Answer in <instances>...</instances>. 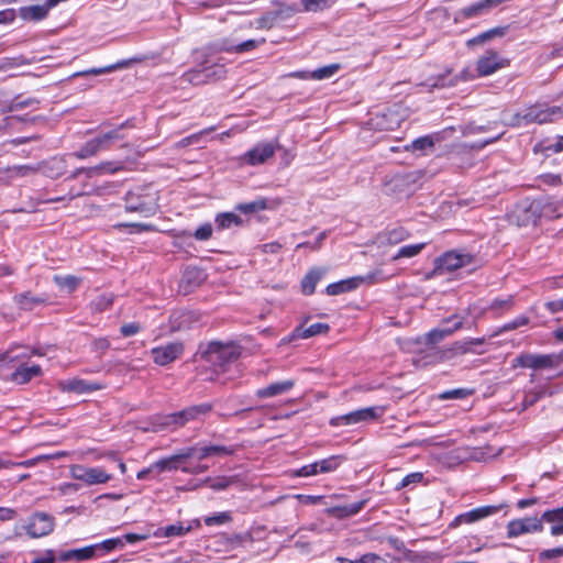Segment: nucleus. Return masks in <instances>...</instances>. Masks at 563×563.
<instances>
[{
    "instance_id": "nucleus-1",
    "label": "nucleus",
    "mask_w": 563,
    "mask_h": 563,
    "mask_svg": "<svg viewBox=\"0 0 563 563\" xmlns=\"http://www.w3.org/2000/svg\"><path fill=\"white\" fill-rule=\"evenodd\" d=\"M198 353L201 360L213 367H219L224 371L228 365L235 362L241 356V347L233 342L222 343L220 341H211L207 344H200Z\"/></svg>"
},
{
    "instance_id": "nucleus-2",
    "label": "nucleus",
    "mask_w": 563,
    "mask_h": 563,
    "mask_svg": "<svg viewBox=\"0 0 563 563\" xmlns=\"http://www.w3.org/2000/svg\"><path fill=\"white\" fill-rule=\"evenodd\" d=\"M195 457V450L187 448L181 452L174 454L172 456L158 460L154 462V467L157 468V475L166 471H177L180 470L186 474L198 475L205 473L209 470L207 464L201 463H191L190 459Z\"/></svg>"
},
{
    "instance_id": "nucleus-3",
    "label": "nucleus",
    "mask_w": 563,
    "mask_h": 563,
    "mask_svg": "<svg viewBox=\"0 0 563 563\" xmlns=\"http://www.w3.org/2000/svg\"><path fill=\"white\" fill-rule=\"evenodd\" d=\"M563 114V108L560 106L549 107L547 104H533L525 110L523 113H515L510 118L508 125L519 128L529 124H544L552 122L556 117Z\"/></svg>"
},
{
    "instance_id": "nucleus-4",
    "label": "nucleus",
    "mask_w": 563,
    "mask_h": 563,
    "mask_svg": "<svg viewBox=\"0 0 563 563\" xmlns=\"http://www.w3.org/2000/svg\"><path fill=\"white\" fill-rule=\"evenodd\" d=\"M563 363V350L558 354L521 353L515 360L512 367L531 369L553 368Z\"/></svg>"
},
{
    "instance_id": "nucleus-5",
    "label": "nucleus",
    "mask_w": 563,
    "mask_h": 563,
    "mask_svg": "<svg viewBox=\"0 0 563 563\" xmlns=\"http://www.w3.org/2000/svg\"><path fill=\"white\" fill-rule=\"evenodd\" d=\"M124 209L126 212H136L147 218L157 212L158 205L153 195L129 191L124 197Z\"/></svg>"
},
{
    "instance_id": "nucleus-6",
    "label": "nucleus",
    "mask_w": 563,
    "mask_h": 563,
    "mask_svg": "<svg viewBox=\"0 0 563 563\" xmlns=\"http://www.w3.org/2000/svg\"><path fill=\"white\" fill-rule=\"evenodd\" d=\"M54 528L55 518L43 511L34 512L24 527L26 533L33 539L48 536L53 532Z\"/></svg>"
},
{
    "instance_id": "nucleus-7",
    "label": "nucleus",
    "mask_w": 563,
    "mask_h": 563,
    "mask_svg": "<svg viewBox=\"0 0 563 563\" xmlns=\"http://www.w3.org/2000/svg\"><path fill=\"white\" fill-rule=\"evenodd\" d=\"M547 205L541 199H533L522 203L516 209V217L519 225H537L541 219Z\"/></svg>"
},
{
    "instance_id": "nucleus-8",
    "label": "nucleus",
    "mask_w": 563,
    "mask_h": 563,
    "mask_svg": "<svg viewBox=\"0 0 563 563\" xmlns=\"http://www.w3.org/2000/svg\"><path fill=\"white\" fill-rule=\"evenodd\" d=\"M185 351L184 343L181 341L169 342L164 345L153 347L151 355L153 362L159 366H167L170 363L178 360Z\"/></svg>"
},
{
    "instance_id": "nucleus-9",
    "label": "nucleus",
    "mask_w": 563,
    "mask_h": 563,
    "mask_svg": "<svg viewBox=\"0 0 563 563\" xmlns=\"http://www.w3.org/2000/svg\"><path fill=\"white\" fill-rule=\"evenodd\" d=\"M507 538L514 539L527 533H537L543 530L542 519L538 517H525L510 520L507 523Z\"/></svg>"
},
{
    "instance_id": "nucleus-10",
    "label": "nucleus",
    "mask_w": 563,
    "mask_h": 563,
    "mask_svg": "<svg viewBox=\"0 0 563 563\" xmlns=\"http://www.w3.org/2000/svg\"><path fill=\"white\" fill-rule=\"evenodd\" d=\"M504 505H487L474 508L470 511L463 512L456 516L453 521L449 525L450 528H457L461 525H470L479 521L484 518L493 516L500 511Z\"/></svg>"
},
{
    "instance_id": "nucleus-11",
    "label": "nucleus",
    "mask_w": 563,
    "mask_h": 563,
    "mask_svg": "<svg viewBox=\"0 0 563 563\" xmlns=\"http://www.w3.org/2000/svg\"><path fill=\"white\" fill-rule=\"evenodd\" d=\"M276 146L271 142H263L256 144L254 147L245 152L241 157L240 162L245 165L255 166L267 162L274 156Z\"/></svg>"
},
{
    "instance_id": "nucleus-12",
    "label": "nucleus",
    "mask_w": 563,
    "mask_h": 563,
    "mask_svg": "<svg viewBox=\"0 0 563 563\" xmlns=\"http://www.w3.org/2000/svg\"><path fill=\"white\" fill-rule=\"evenodd\" d=\"M473 257L470 254H462L454 251L444 253L435 261V271L439 274L456 271L467 264H471Z\"/></svg>"
},
{
    "instance_id": "nucleus-13",
    "label": "nucleus",
    "mask_w": 563,
    "mask_h": 563,
    "mask_svg": "<svg viewBox=\"0 0 563 563\" xmlns=\"http://www.w3.org/2000/svg\"><path fill=\"white\" fill-rule=\"evenodd\" d=\"M71 475L74 478L85 482L87 485L103 484L112 478V476L101 467H85L81 465L73 466Z\"/></svg>"
},
{
    "instance_id": "nucleus-14",
    "label": "nucleus",
    "mask_w": 563,
    "mask_h": 563,
    "mask_svg": "<svg viewBox=\"0 0 563 563\" xmlns=\"http://www.w3.org/2000/svg\"><path fill=\"white\" fill-rule=\"evenodd\" d=\"M443 323L451 324L445 328L441 329H433L429 331L424 335V343L427 345H434L442 340H444L446 336L453 334L455 331L463 328V318L459 317L457 314H453L446 319L443 320Z\"/></svg>"
},
{
    "instance_id": "nucleus-15",
    "label": "nucleus",
    "mask_w": 563,
    "mask_h": 563,
    "mask_svg": "<svg viewBox=\"0 0 563 563\" xmlns=\"http://www.w3.org/2000/svg\"><path fill=\"white\" fill-rule=\"evenodd\" d=\"M195 450V457L198 462L208 457H224L234 455L239 445L205 444L191 446Z\"/></svg>"
},
{
    "instance_id": "nucleus-16",
    "label": "nucleus",
    "mask_w": 563,
    "mask_h": 563,
    "mask_svg": "<svg viewBox=\"0 0 563 563\" xmlns=\"http://www.w3.org/2000/svg\"><path fill=\"white\" fill-rule=\"evenodd\" d=\"M13 302L22 311H32L38 306L48 303V298L45 295H33L31 291H24L13 296Z\"/></svg>"
},
{
    "instance_id": "nucleus-17",
    "label": "nucleus",
    "mask_w": 563,
    "mask_h": 563,
    "mask_svg": "<svg viewBox=\"0 0 563 563\" xmlns=\"http://www.w3.org/2000/svg\"><path fill=\"white\" fill-rule=\"evenodd\" d=\"M503 66V60L499 58L498 54L494 51H488L484 56L478 58L476 70L479 77H485L494 74Z\"/></svg>"
},
{
    "instance_id": "nucleus-18",
    "label": "nucleus",
    "mask_w": 563,
    "mask_h": 563,
    "mask_svg": "<svg viewBox=\"0 0 563 563\" xmlns=\"http://www.w3.org/2000/svg\"><path fill=\"white\" fill-rule=\"evenodd\" d=\"M495 7L493 0H479L457 11V18L468 20L489 13Z\"/></svg>"
},
{
    "instance_id": "nucleus-19",
    "label": "nucleus",
    "mask_w": 563,
    "mask_h": 563,
    "mask_svg": "<svg viewBox=\"0 0 563 563\" xmlns=\"http://www.w3.org/2000/svg\"><path fill=\"white\" fill-rule=\"evenodd\" d=\"M369 501V498H363L356 503L344 506H334L325 510V512L334 519H346L357 515Z\"/></svg>"
},
{
    "instance_id": "nucleus-20",
    "label": "nucleus",
    "mask_w": 563,
    "mask_h": 563,
    "mask_svg": "<svg viewBox=\"0 0 563 563\" xmlns=\"http://www.w3.org/2000/svg\"><path fill=\"white\" fill-rule=\"evenodd\" d=\"M125 128H133L131 120H126L123 123H121L120 125H118L115 129L110 130L104 133H101L98 136H96L97 141L100 142L101 150L107 151L111 147V145L114 142L123 140L124 135L121 133V131Z\"/></svg>"
},
{
    "instance_id": "nucleus-21",
    "label": "nucleus",
    "mask_w": 563,
    "mask_h": 563,
    "mask_svg": "<svg viewBox=\"0 0 563 563\" xmlns=\"http://www.w3.org/2000/svg\"><path fill=\"white\" fill-rule=\"evenodd\" d=\"M362 282V277H350L346 279H342L328 285L325 288V294L328 296H338L341 294L350 292L358 288Z\"/></svg>"
},
{
    "instance_id": "nucleus-22",
    "label": "nucleus",
    "mask_w": 563,
    "mask_h": 563,
    "mask_svg": "<svg viewBox=\"0 0 563 563\" xmlns=\"http://www.w3.org/2000/svg\"><path fill=\"white\" fill-rule=\"evenodd\" d=\"M486 341L485 336L455 341L452 343L453 351L456 356L464 354H482L484 351H478L476 347L485 344Z\"/></svg>"
},
{
    "instance_id": "nucleus-23",
    "label": "nucleus",
    "mask_w": 563,
    "mask_h": 563,
    "mask_svg": "<svg viewBox=\"0 0 563 563\" xmlns=\"http://www.w3.org/2000/svg\"><path fill=\"white\" fill-rule=\"evenodd\" d=\"M295 386V380L287 379L283 382H275L266 387L256 390L255 395L261 398H271L289 391Z\"/></svg>"
},
{
    "instance_id": "nucleus-24",
    "label": "nucleus",
    "mask_w": 563,
    "mask_h": 563,
    "mask_svg": "<svg viewBox=\"0 0 563 563\" xmlns=\"http://www.w3.org/2000/svg\"><path fill=\"white\" fill-rule=\"evenodd\" d=\"M95 556H96V547L87 545L81 549H70V550L62 551L58 555V559L63 562H67V561L82 562V561H88Z\"/></svg>"
},
{
    "instance_id": "nucleus-25",
    "label": "nucleus",
    "mask_w": 563,
    "mask_h": 563,
    "mask_svg": "<svg viewBox=\"0 0 563 563\" xmlns=\"http://www.w3.org/2000/svg\"><path fill=\"white\" fill-rule=\"evenodd\" d=\"M124 169V163L121 161H107L96 166L87 167L85 174L91 178L93 176H100L106 174H114Z\"/></svg>"
},
{
    "instance_id": "nucleus-26",
    "label": "nucleus",
    "mask_w": 563,
    "mask_h": 563,
    "mask_svg": "<svg viewBox=\"0 0 563 563\" xmlns=\"http://www.w3.org/2000/svg\"><path fill=\"white\" fill-rule=\"evenodd\" d=\"M41 374L42 368L40 365L27 366L26 364H22L11 374V379L16 384L23 385Z\"/></svg>"
},
{
    "instance_id": "nucleus-27",
    "label": "nucleus",
    "mask_w": 563,
    "mask_h": 563,
    "mask_svg": "<svg viewBox=\"0 0 563 563\" xmlns=\"http://www.w3.org/2000/svg\"><path fill=\"white\" fill-rule=\"evenodd\" d=\"M212 405L209 402H202L194 406L186 407L181 410V416L185 418V423L190 421L200 420L212 411Z\"/></svg>"
},
{
    "instance_id": "nucleus-28",
    "label": "nucleus",
    "mask_w": 563,
    "mask_h": 563,
    "mask_svg": "<svg viewBox=\"0 0 563 563\" xmlns=\"http://www.w3.org/2000/svg\"><path fill=\"white\" fill-rule=\"evenodd\" d=\"M384 411V407H367L351 411V415L353 422L356 424L361 422L374 421L382 417Z\"/></svg>"
},
{
    "instance_id": "nucleus-29",
    "label": "nucleus",
    "mask_w": 563,
    "mask_h": 563,
    "mask_svg": "<svg viewBox=\"0 0 563 563\" xmlns=\"http://www.w3.org/2000/svg\"><path fill=\"white\" fill-rule=\"evenodd\" d=\"M323 277V271L320 268H311L301 279V291L306 296L314 292L317 284Z\"/></svg>"
},
{
    "instance_id": "nucleus-30",
    "label": "nucleus",
    "mask_w": 563,
    "mask_h": 563,
    "mask_svg": "<svg viewBox=\"0 0 563 563\" xmlns=\"http://www.w3.org/2000/svg\"><path fill=\"white\" fill-rule=\"evenodd\" d=\"M64 391L85 394L99 389L96 384H89L84 379L73 378L60 384Z\"/></svg>"
},
{
    "instance_id": "nucleus-31",
    "label": "nucleus",
    "mask_w": 563,
    "mask_h": 563,
    "mask_svg": "<svg viewBox=\"0 0 563 563\" xmlns=\"http://www.w3.org/2000/svg\"><path fill=\"white\" fill-rule=\"evenodd\" d=\"M52 8L53 7H48V0H46V3L44 5L35 4V5L22 7L20 9V16L23 20L40 21V20H43L47 15L49 9H52Z\"/></svg>"
},
{
    "instance_id": "nucleus-32",
    "label": "nucleus",
    "mask_w": 563,
    "mask_h": 563,
    "mask_svg": "<svg viewBox=\"0 0 563 563\" xmlns=\"http://www.w3.org/2000/svg\"><path fill=\"white\" fill-rule=\"evenodd\" d=\"M409 236V232L402 228L397 227L390 230L384 231L380 236V243L386 245H396L402 241H405Z\"/></svg>"
},
{
    "instance_id": "nucleus-33",
    "label": "nucleus",
    "mask_w": 563,
    "mask_h": 563,
    "mask_svg": "<svg viewBox=\"0 0 563 563\" xmlns=\"http://www.w3.org/2000/svg\"><path fill=\"white\" fill-rule=\"evenodd\" d=\"M426 357L428 358V361H426V364H435L450 361L456 357V355L455 352L453 351V345L451 344L450 346L444 349L431 347Z\"/></svg>"
},
{
    "instance_id": "nucleus-34",
    "label": "nucleus",
    "mask_w": 563,
    "mask_h": 563,
    "mask_svg": "<svg viewBox=\"0 0 563 563\" xmlns=\"http://www.w3.org/2000/svg\"><path fill=\"white\" fill-rule=\"evenodd\" d=\"M214 222L219 230L230 229L232 225L241 227L243 224L242 218L234 212L218 213Z\"/></svg>"
},
{
    "instance_id": "nucleus-35",
    "label": "nucleus",
    "mask_w": 563,
    "mask_h": 563,
    "mask_svg": "<svg viewBox=\"0 0 563 563\" xmlns=\"http://www.w3.org/2000/svg\"><path fill=\"white\" fill-rule=\"evenodd\" d=\"M515 308V298L509 295L505 299L496 298L489 305V310L498 318Z\"/></svg>"
},
{
    "instance_id": "nucleus-36",
    "label": "nucleus",
    "mask_w": 563,
    "mask_h": 563,
    "mask_svg": "<svg viewBox=\"0 0 563 563\" xmlns=\"http://www.w3.org/2000/svg\"><path fill=\"white\" fill-rule=\"evenodd\" d=\"M129 65H130V60H121V62H118L117 64L109 65V66H106V67L89 68V69L82 70V71L75 73L73 75V77H85V76H90V75H95V76L102 75V74L111 73V71L120 69V68H125Z\"/></svg>"
},
{
    "instance_id": "nucleus-37",
    "label": "nucleus",
    "mask_w": 563,
    "mask_h": 563,
    "mask_svg": "<svg viewBox=\"0 0 563 563\" xmlns=\"http://www.w3.org/2000/svg\"><path fill=\"white\" fill-rule=\"evenodd\" d=\"M530 323V318L526 314L517 316L514 320L504 323L501 327L497 328L490 335V338H495L501 333L509 332L516 330L520 327H526Z\"/></svg>"
},
{
    "instance_id": "nucleus-38",
    "label": "nucleus",
    "mask_w": 563,
    "mask_h": 563,
    "mask_svg": "<svg viewBox=\"0 0 563 563\" xmlns=\"http://www.w3.org/2000/svg\"><path fill=\"white\" fill-rule=\"evenodd\" d=\"M266 40L264 37L260 40H246L240 44L233 45V46H222L221 51H225L229 53H236L242 54L245 52H251L258 47L260 45L264 44Z\"/></svg>"
},
{
    "instance_id": "nucleus-39",
    "label": "nucleus",
    "mask_w": 563,
    "mask_h": 563,
    "mask_svg": "<svg viewBox=\"0 0 563 563\" xmlns=\"http://www.w3.org/2000/svg\"><path fill=\"white\" fill-rule=\"evenodd\" d=\"M100 151H102L100 147V142H98L97 139L93 137L87 141L78 151L73 153V156L79 159H85L96 155Z\"/></svg>"
},
{
    "instance_id": "nucleus-40",
    "label": "nucleus",
    "mask_w": 563,
    "mask_h": 563,
    "mask_svg": "<svg viewBox=\"0 0 563 563\" xmlns=\"http://www.w3.org/2000/svg\"><path fill=\"white\" fill-rule=\"evenodd\" d=\"M203 73L208 76L209 84L223 79L227 75L224 64L213 63L201 67Z\"/></svg>"
},
{
    "instance_id": "nucleus-41",
    "label": "nucleus",
    "mask_w": 563,
    "mask_h": 563,
    "mask_svg": "<svg viewBox=\"0 0 563 563\" xmlns=\"http://www.w3.org/2000/svg\"><path fill=\"white\" fill-rule=\"evenodd\" d=\"M53 280L58 287L67 289L68 292L75 291L82 282L80 277L74 275H55Z\"/></svg>"
},
{
    "instance_id": "nucleus-42",
    "label": "nucleus",
    "mask_w": 563,
    "mask_h": 563,
    "mask_svg": "<svg viewBox=\"0 0 563 563\" xmlns=\"http://www.w3.org/2000/svg\"><path fill=\"white\" fill-rule=\"evenodd\" d=\"M181 79L194 86H201L209 84L208 76L203 73L202 68L191 69L186 71Z\"/></svg>"
},
{
    "instance_id": "nucleus-43",
    "label": "nucleus",
    "mask_w": 563,
    "mask_h": 563,
    "mask_svg": "<svg viewBox=\"0 0 563 563\" xmlns=\"http://www.w3.org/2000/svg\"><path fill=\"white\" fill-rule=\"evenodd\" d=\"M114 296L112 294H102L90 302L93 312H103L111 308Z\"/></svg>"
},
{
    "instance_id": "nucleus-44",
    "label": "nucleus",
    "mask_w": 563,
    "mask_h": 563,
    "mask_svg": "<svg viewBox=\"0 0 563 563\" xmlns=\"http://www.w3.org/2000/svg\"><path fill=\"white\" fill-rule=\"evenodd\" d=\"M267 208V203L265 199H258L251 202L239 203L235 206V210L245 213L252 214L258 211L265 210Z\"/></svg>"
},
{
    "instance_id": "nucleus-45",
    "label": "nucleus",
    "mask_w": 563,
    "mask_h": 563,
    "mask_svg": "<svg viewBox=\"0 0 563 563\" xmlns=\"http://www.w3.org/2000/svg\"><path fill=\"white\" fill-rule=\"evenodd\" d=\"M329 330H330V327L328 323L317 322V323L309 325L305 330H301L300 328H298V329H296V332H299L298 336H300L302 339H308L310 336L327 333Z\"/></svg>"
},
{
    "instance_id": "nucleus-46",
    "label": "nucleus",
    "mask_w": 563,
    "mask_h": 563,
    "mask_svg": "<svg viewBox=\"0 0 563 563\" xmlns=\"http://www.w3.org/2000/svg\"><path fill=\"white\" fill-rule=\"evenodd\" d=\"M426 246V243L410 244L401 246L398 252L393 256V261L399 258H410L417 256Z\"/></svg>"
},
{
    "instance_id": "nucleus-47",
    "label": "nucleus",
    "mask_w": 563,
    "mask_h": 563,
    "mask_svg": "<svg viewBox=\"0 0 563 563\" xmlns=\"http://www.w3.org/2000/svg\"><path fill=\"white\" fill-rule=\"evenodd\" d=\"M503 34H504V30L503 29L495 27V29H492V30H488L486 32H483V33L478 34L477 36H474V37L470 38L466 42V45H467V47H473L475 45L483 44L486 41H489V40H492L493 37H495L497 35H503Z\"/></svg>"
},
{
    "instance_id": "nucleus-48",
    "label": "nucleus",
    "mask_w": 563,
    "mask_h": 563,
    "mask_svg": "<svg viewBox=\"0 0 563 563\" xmlns=\"http://www.w3.org/2000/svg\"><path fill=\"white\" fill-rule=\"evenodd\" d=\"M334 0H301L303 10L307 12H318L330 8Z\"/></svg>"
},
{
    "instance_id": "nucleus-49",
    "label": "nucleus",
    "mask_w": 563,
    "mask_h": 563,
    "mask_svg": "<svg viewBox=\"0 0 563 563\" xmlns=\"http://www.w3.org/2000/svg\"><path fill=\"white\" fill-rule=\"evenodd\" d=\"M340 69L339 64H330L318 69H314L310 74V78L314 80H322L332 77Z\"/></svg>"
},
{
    "instance_id": "nucleus-50",
    "label": "nucleus",
    "mask_w": 563,
    "mask_h": 563,
    "mask_svg": "<svg viewBox=\"0 0 563 563\" xmlns=\"http://www.w3.org/2000/svg\"><path fill=\"white\" fill-rule=\"evenodd\" d=\"M434 146V139L432 135H423L416 140H413L410 144V146H407L406 148H411L412 151H420L424 152L427 150H430Z\"/></svg>"
},
{
    "instance_id": "nucleus-51",
    "label": "nucleus",
    "mask_w": 563,
    "mask_h": 563,
    "mask_svg": "<svg viewBox=\"0 0 563 563\" xmlns=\"http://www.w3.org/2000/svg\"><path fill=\"white\" fill-rule=\"evenodd\" d=\"M341 461L339 456L332 455L327 459L317 462L319 474L321 473H330L335 471Z\"/></svg>"
},
{
    "instance_id": "nucleus-52",
    "label": "nucleus",
    "mask_w": 563,
    "mask_h": 563,
    "mask_svg": "<svg viewBox=\"0 0 563 563\" xmlns=\"http://www.w3.org/2000/svg\"><path fill=\"white\" fill-rule=\"evenodd\" d=\"M191 530V526H185L183 522H177L174 525H169L164 528V537H181L188 533Z\"/></svg>"
},
{
    "instance_id": "nucleus-53",
    "label": "nucleus",
    "mask_w": 563,
    "mask_h": 563,
    "mask_svg": "<svg viewBox=\"0 0 563 563\" xmlns=\"http://www.w3.org/2000/svg\"><path fill=\"white\" fill-rule=\"evenodd\" d=\"M161 423L164 427L175 428V429L184 427L186 424L185 418H183V416H181V410L164 416L162 418Z\"/></svg>"
},
{
    "instance_id": "nucleus-54",
    "label": "nucleus",
    "mask_w": 563,
    "mask_h": 563,
    "mask_svg": "<svg viewBox=\"0 0 563 563\" xmlns=\"http://www.w3.org/2000/svg\"><path fill=\"white\" fill-rule=\"evenodd\" d=\"M91 545L96 547V552L99 550H102L103 552H110L117 548H123L124 541L121 538H112Z\"/></svg>"
},
{
    "instance_id": "nucleus-55",
    "label": "nucleus",
    "mask_w": 563,
    "mask_h": 563,
    "mask_svg": "<svg viewBox=\"0 0 563 563\" xmlns=\"http://www.w3.org/2000/svg\"><path fill=\"white\" fill-rule=\"evenodd\" d=\"M539 519H542V523L544 521L552 525H559L563 522V506L560 508L544 511Z\"/></svg>"
},
{
    "instance_id": "nucleus-56",
    "label": "nucleus",
    "mask_w": 563,
    "mask_h": 563,
    "mask_svg": "<svg viewBox=\"0 0 563 563\" xmlns=\"http://www.w3.org/2000/svg\"><path fill=\"white\" fill-rule=\"evenodd\" d=\"M471 394H472V391L466 388H456V389L443 391L442 394L439 395V398L442 400L464 399L467 396H470Z\"/></svg>"
},
{
    "instance_id": "nucleus-57",
    "label": "nucleus",
    "mask_w": 563,
    "mask_h": 563,
    "mask_svg": "<svg viewBox=\"0 0 563 563\" xmlns=\"http://www.w3.org/2000/svg\"><path fill=\"white\" fill-rule=\"evenodd\" d=\"M380 560V556L376 553H365L358 560H350L343 556H338L339 563H376Z\"/></svg>"
},
{
    "instance_id": "nucleus-58",
    "label": "nucleus",
    "mask_w": 563,
    "mask_h": 563,
    "mask_svg": "<svg viewBox=\"0 0 563 563\" xmlns=\"http://www.w3.org/2000/svg\"><path fill=\"white\" fill-rule=\"evenodd\" d=\"M36 103H38V101L34 98L22 99L20 96H16L11 100L10 110H22Z\"/></svg>"
},
{
    "instance_id": "nucleus-59",
    "label": "nucleus",
    "mask_w": 563,
    "mask_h": 563,
    "mask_svg": "<svg viewBox=\"0 0 563 563\" xmlns=\"http://www.w3.org/2000/svg\"><path fill=\"white\" fill-rule=\"evenodd\" d=\"M209 486L214 490H223L228 488L233 482V477H217L213 479H208Z\"/></svg>"
},
{
    "instance_id": "nucleus-60",
    "label": "nucleus",
    "mask_w": 563,
    "mask_h": 563,
    "mask_svg": "<svg viewBox=\"0 0 563 563\" xmlns=\"http://www.w3.org/2000/svg\"><path fill=\"white\" fill-rule=\"evenodd\" d=\"M211 223H205L196 229L194 238L198 241H207L212 236Z\"/></svg>"
},
{
    "instance_id": "nucleus-61",
    "label": "nucleus",
    "mask_w": 563,
    "mask_h": 563,
    "mask_svg": "<svg viewBox=\"0 0 563 563\" xmlns=\"http://www.w3.org/2000/svg\"><path fill=\"white\" fill-rule=\"evenodd\" d=\"M318 474H319V471H318L317 462H313L308 465H303L302 467H300L294 472V475L297 477H308V476H314Z\"/></svg>"
},
{
    "instance_id": "nucleus-62",
    "label": "nucleus",
    "mask_w": 563,
    "mask_h": 563,
    "mask_svg": "<svg viewBox=\"0 0 563 563\" xmlns=\"http://www.w3.org/2000/svg\"><path fill=\"white\" fill-rule=\"evenodd\" d=\"M142 327L137 322L125 323L120 328V333L124 338L135 335L141 331Z\"/></svg>"
},
{
    "instance_id": "nucleus-63",
    "label": "nucleus",
    "mask_w": 563,
    "mask_h": 563,
    "mask_svg": "<svg viewBox=\"0 0 563 563\" xmlns=\"http://www.w3.org/2000/svg\"><path fill=\"white\" fill-rule=\"evenodd\" d=\"M231 520V516L228 512H220L214 516L207 517L205 523L207 526L223 525Z\"/></svg>"
},
{
    "instance_id": "nucleus-64",
    "label": "nucleus",
    "mask_w": 563,
    "mask_h": 563,
    "mask_svg": "<svg viewBox=\"0 0 563 563\" xmlns=\"http://www.w3.org/2000/svg\"><path fill=\"white\" fill-rule=\"evenodd\" d=\"M56 561L55 551L52 549L45 550L43 553L34 558L30 563H54Z\"/></svg>"
}]
</instances>
